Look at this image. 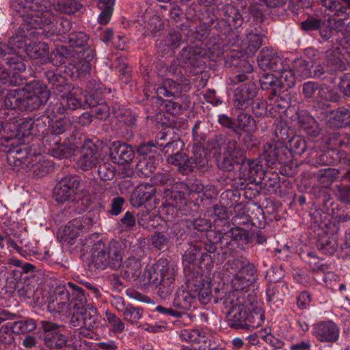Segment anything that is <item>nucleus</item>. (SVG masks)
<instances>
[{
    "instance_id": "43",
    "label": "nucleus",
    "mask_w": 350,
    "mask_h": 350,
    "mask_svg": "<svg viewBox=\"0 0 350 350\" xmlns=\"http://www.w3.org/2000/svg\"><path fill=\"white\" fill-rule=\"evenodd\" d=\"M12 332L14 334H24L35 330L37 327L36 322L32 319H26L14 321L10 323Z\"/></svg>"
},
{
    "instance_id": "30",
    "label": "nucleus",
    "mask_w": 350,
    "mask_h": 350,
    "mask_svg": "<svg viewBox=\"0 0 350 350\" xmlns=\"http://www.w3.org/2000/svg\"><path fill=\"white\" fill-rule=\"evenodd\" d=\"M284 133L285 132H284L283 134H284ZM280 135H282V131H280ZM277 135H278V133ZM278 137L290 152L295 154L301 155L306 150V142L305 139L299 135H293L291 137H286V138L282 136H278Z\"/></svg>"
},
{
    "instance_id": "32",
    "label": "nucleus",
    "mask_w": 350,
    "mask_h": 350,
    "mask_svg": "<svg viewBox=\"0 0 350 350\" xmlns=\"http://www.w3.org/2000/svg\"><path fill=\"white\" fill-rule=\"evenodd\" d=\"M182 91L180 84L175 82L172 79H167L164 80L162 84L157 88V94L159 97L176 98Z\"/></svg>"
},
{
    "instance_id": "1",
    "label": "nucleus",
    "mask_w": 350,
    "mask_h": 350,
    "mask_svg": "<svg viewBox=\"0 0 350 350\" xmlns=\"http://www.w3.org/2000/svg\"><path fill=\"white\" fill-rule=\"evenodd\" d=\"M12 10L31 29H43L48 36L65 34L72 29V23L67 18L58 19L44 0H17Z\"/></svg>"
},
{
    "instance_id": "57",
    "label": "nucleus",
    "mask_w": 350,
    "mask_h": 350,
    "mask_svg": "<svg viewBox=\"0 0 350 350\" xmlns=\"http://www.w3.org/2000/svg\"><path fill=\"white\" fill-rule=\"evenodd\" d=\"M53 169V163L49 160L39 161L32 167L33 174L37 178L46 176L52 171Z\"/></svg>"
},
{
    "instance_id": "42",
    "label": "nucleus",
    "mask_w": 350,
    "mask_h": 350,
    "mask_svg": "<svg viewBox=\"0 0 350 350\" xmlns=\"http://www.w3.org/2000/svg\"><path fill=\"white\" fill-rule=\"evenodd\" d=\"M116 0H98V8L101 12L98 16V22L106 25L110 20Z\"/></svg>"
},
{
    "instance_id": "44",
    "label": "nucleus",
    "mask_w": 350,
    "mask_h": 350,
    "mask_svg": "<svg viewBox=\"0 0 350 350\" xmlns=\"http://www.w3.org/2000/svg\"><path fill=\"white\" fill-rule=\"evenodd\" d=\"M200 253V246L197 243H191L189 247L185 251L183 256V264L184 265V271L186 273L191 271V264L194 262L197 256Z\"/></svg>"
},
{
    "instance_id": "51",
    "label": "nucleus",
    "mask_w": 350,
    "mask_h": 350,
    "mask_svg": "<svg viewBox=\"0 0 350 350\" xmlns=\"http://www.w3.org/2000/svg\"><path fill=\"white\" fill-rule=\"evenodd\" d=\"M51 148L52 154L54 157L58 158H67L74 154L77 149V146L75 144H65L59 142V144L50 146Z\"/></svg>"
},
{
    "instance_id": "56",
    "label": "nucleus",
    "mask_w": 350,
    "mask_h": 350,
    "mask_svg": "<svg viewBox=\"0 0 350 350\" xmlns=\"http://www.w3.org/2000/svg\"><path fill=\"white\" fill-rule=\"evenodd\" d=\"M318 249L324 254L333 255L336 252L338 244L334 238H323L319 241Z\"/></svg>"
},
{
    "instance_id": "29",
    "label": "nucleus",
    "mask_w": 350,
    "mask_h": 350,
    "mask_svg": "<svg viewBox=\"0 0 350 350\" xmlns=\"http://www.w3.org/2000/svg\"><path fill=\"white\" fill-rule=\"evenodd\" d=\"M325 63L331 72L343 71L346 68L343 56L339 48L331 49L326 51Z\"/></svg>"
},
{
    "instance_id": "38",
    "label": "nucleus",
    "mask_w": 350,
    "mask_h": 350,
    "mask_svg": "<svg viewBox=\"0 0 350 350\" xmlns=\"http://www.w3.org/2000/svg\"><path fill=\"white\" fill-rule=\"evenodd\" d=\"M68 284L71 288L72 292V298H70L69 301L70 306L79 310H83L87 301L84 291L82 288L71 282H68Z\"/></svg>"
},
{
    "instance_id": "54",
    "label": "nucleus",
    "mask_w": 350,
    "mask_h": 350,
    "mask_svg": "<svg viewBox=\"0 0 350 350\" xmlns=\"http://www.w3.org/2000/svg\"><path fill=\"white\" fill-rule=\"evenodd\" d=\"M66 39L70 46L79 49L86 45L89 36L83 31H73L67 36Z\"/></svg>"
},
{
    "instance_id": "34",
    "label": "nucleus",
    "mask_w": 350,
    "mask_h": 350,
    "mask_svg": "<svg viewBox=\"0 0 350 350\" xmlns=\"http://www.w3.org/2000/svg\"><path fill=\"white\" fill-rule=\"evenodd\" d=\"M325 25V21L315 18L312 16H308L305 21L300 23V28L305 31L320 30V34L322 38L328 39L331 36V31H323L322 27Z\"/></svg>"
},
{
    "instance_id": "58",
    "label": "nucleus",
    "mask_w": 350,
    "mask_h": 350,
    "mask_svg": "<svg viewBox=\"0 0 350 350\" xmlns=\"http://www.w3.org/2000/svg\"><path fill=\"white\" fill-rule=\"evenodd\" d=\"M105 316L107 322L110 324L111 330L113 333L120 334L124 331L125 325L120 318L109 310L105 312Z\"/></svg>"
},
{
    "instance_id": "35",
    "label": "nucleus",
    "mask_w": 350,
    "mask_h": 350,
    "mask_svg": "<svg viewBox=\"0 0 350 350\" xmlns=\"http://www.w3.org/2000/svg\"><path fill=\"white\" fill-rule=\"evenodd\" d=\"M339 171L335 168H323L314 173L315 180L323 187H328L337 178Z\"/></svg>"
},
{
    "instance_id": "61",
    "label": "nucleus",
    "mask_w": 350,
    "mask_h": 350,
    "mask_svg": "<svg viewBox=\"0 0 350 350\" xmlns=\"http://www.w3.org/2000/svg\"><path fill=\"white\" fill-rule=\"evenodd\" d=\"M333 118L337 126L342 127L350 124V111L340 108L334 113Z\"/></svg>"
},
{
    "instance_id": "6",
    "label": "nucleus",
    "mask_w": 350,
    "mask_h": 350,
    "mask_svg": "<svg viewBox=\"0 0 350 350\" xmlns=\"http://www.w3.org/2000/svg\"><path fill=\"white\" fill-rule=\"evenodd\" d=\"M91 252V264L97 269L118 270L122 265L124 250L116 241L107 245L98 241L93 245Z\"/></svg>"
},
{
    "instance_id": "15",
    "label": "nucleus",
    "mask_w": 350,
    "mask_h": 350,
    "mask_svg": "<svg viewBox=\"0 0 350 350\" xmlns=\"http://www.w3.org/2000/svg\"><path fill=\"white\" fill-rule=\"evenodd\" d=\"M191 289L193 293H196V301L198 300L203 305L209 303L212 298H214L215 300L216 296L222 297L225 295L223 291L217 288H215V295H213L210 282H204L201 278L200 280H197L196 283L191 284Z\"/></svg>"
},
{
    "instance_id": "27",
    "label": "nucleus",
    "mask_w": 350,
    "mask_h": 350,
    "mask_svg": "<svg viewBox=\"0 0 350 350\" xmlns=\"http://www.w3.org/2000/svg\"><path fill=\"white\" fill-rule=\"evenodd\" d=\"M269 101L270 113L273 115L271 111L280 112L286 110L290 105L291 95L286 90H280L278 93L269 94L267 96Z\"/></svg>"
},
{
    "instance_id": "45",
    "label": "nucleus",
    "mask_w": 350,
    "mask_h": 350,
    "mask_svg": "<svg viewBox=\"0 0 350 350\" xmlns=\"http://www.w3.org/2000/svg\"><path fill=\"white\" fill-rule=\"evenodd\" d=\"M185 146L184 142L179 138L165 142L164 145L159 144V150L167 157H172L182 151Z\"/></svg>"
},
{
    "instance_id": "49",
    "label": "nucleus",
    "mask_w": 350,
    "mask_h": 350,
    "mask_svg": "<svg viewBox=\"0 0 350 350\" xmlns=\"http://www.w3.org/2000/svg\"><path fill=\"white\" fill-rule=\"evenodd\" d=\"M172 239L168 233L155 232L151 236V242L157 250H165L170 246Z\"/></svg>"
},
{
    "instance_id": "16",
    "label": "nucleus",
    "mask_w": 350,
    "mask_h": 350,
    "mask_svg": "<svg viewBox=\"0 0 350 350\" xmlns=\"http://www.w3.org/2000/svg\"><path fill=\"white\" fill-rule=\"evenodd\" d=\"M189 290L178 289L172 301V306L178 310L183 312L190 310L196 307V293L191 289V284L189 285Z\"/></svg>"
},
{
    "instance_id": "62",
    "label": "nucleus",
    "mask_w": 350,
    "mask_h": 350,
    "mask_svg": "<svg viewBox=\"0 0 350 350\" xmlns=\"http://www.w3.org/2000/svg\"><path fill=\"white\" fill-rule=\"evenodd\" d=\"M74 193V192L59 183L55 185L53 190V197L59 203H64L67 201Z\"/></svg>"
},
{
    "instance_id": "60",
    "label": "nucleus",
    "mask_w": 350,
    "mask_h": 350,
    "mask_svg": "<svg viewBox=\"0 0 350 350\" xmlns=\"http://www.w3.org/2000/svg\"><path fill=\"white\" fill-rule=\"evenodd\" d=\"M340 95L334 90L330 89L329 87L323 85L319 92V97L317 103H321L323 100L337 102L340 100Z\"/></svg>"
},
{
    "instance_id": "2",
    "label": "nucleus",
    "mask_w": 350,
    "mask_h": 350,
    "mask_svg": "<svg viewBox=\"0 0 350 350\" xmlns=\"http://www.w3.org/2000/svg\"><path fill=\"white\" fill-rule=\"evenodd\" d=\"M221 303L227 312L228 325L233 329H250L260 326L265 320L264 312L260 307L243 301L235 293L225 294L222 297H215V303Z\"/></svg>"
},
{
    "instance_id": "5",
    "label": "nucleus",
    "mask_w": 350,
    "mask_h": 350,
    "mask_svg": "<svg viewBox=\"0 0 350 350\" xmlns=\"http://www.w3.org/2000/svg\"><path fill=\"white\" fill-rule=\"evenodd\" d=\"M210 151L217 159L220 168L231 171L235 164H239L245 159V151L242 149L234 139H226L221 135H215L208 141Z\"/></svg>"
},
{
    "instance_id": "41",
    "label": "nucleus",
    "mask_w": 350,
    "mask_h": 350,
    "mask_svg": "<svg viewBox=\"0 0 350 350\" xmlns=\"http://www.w3.org/2000/svg\"><path fill=\"white\" fill-rule=\"evenodd\" d=\"M262 90H269V94L278 93L280 90L281 81H279L277 74L265 73L259 79Z\"/></svg>"
},
{
    "instance_id": "13",
    "label": "nucleus",
    "mask_w": 350,
    "mask_h": 350,
    "mask_svg": "<svg viewBox=\"0 0 350 350\" xmlns=\"http://www.w3.org/2000/svg\"><path fill=\"white\" fill-rule=\"evenodd\" d=\"M258 66L262 70H271L273 72H280L282 68V59L272 49L263 48L258 55Z\"/></svg>"
},
{
    "instance_id": "39",
    "label": "nucleus",
    "mask_w": 350,
    "mask_h": 350,
    "mask_svg": "<svg viewBox=\"0 0 350 350\" xmlns=\"http://www.w3.org/2000/svg\"><path fill=\"white\" fill-rule=\"evenodd\" d=\"M262 43V38L259 34L250 33L241 41V49L245 51L247 55L252 56L261 46Z\"/></svg>"
},
{
    "instance_id": "28",
    "label": "nucleus",
    "mask_w": 350,
    "mask_h": 350,
    "mask_svg": "<svg viewBox=\"0 0 350 350\" xmlns=\"http://www.w3.org/2000/svg\"><path fill=\"white\" fill-rule=\"evenodd\" d=\"M81 225V221L80 219H73L68 225L58 230V239L63 243H66L70 245H73L75 239L79 234V232L81 230L80 228Z\"/></svg>"
},
{
    "instance_id": "55",
    "label": "nucleus",
    "mask_w": 350,
    "mask_h": 350,
    "mask_svg": "<svg viewBox=\"0 0 350 350\" xmlns=\"http://www.w3.org/2000/svg\"><path fill=\"white\" fill-rule=\"evenodd\" d=\"M97 174L103 181L111 180L116 176V167L109 162H103L98 165Z\"/></svg>"
},
{
    "instance_id": "24",
    "label": "nucleus",
    "mask_w": 350,
    "mask_h": 350,
    "mask_svg": "<svg viewBox=\"0 0 350 350\" xmlns=\"http://www.w3.org/2000/svg\"><path fill=\"white\" fill-rule=\"evenodd\" d=\"M141 260L134 256L127 258L121 269V274L123 278L129 281H135L142 273Z\"/></svg>"
},
{
    "instance_id": "59",
    "label": "nucleus",
    "mask_w": 350,
    "mask_h": 350,
    "mask_svg": "<svg viewBox=\"0 0 350 350\" xmlns=\"http://www.w3.org/2000/svg\"><path fill=\"white\" fill-rule=\"evenodd\" d=\"M54 293L56 296V299H59L60 304L64 306L66 304L70 301L72 292L71 288L68 284V282L66 284H60L57 285Z\"/></svg>"
},
{
    "instance_id": "18",
    "label": "nucleus",
    "mask_w": 350,
    "mask_h": 350,
    "mask_svg": "<svg viewBox=\"0 0 350 350\" xmlns=\"http://www.w3.org/2000/svg\"><path fill=\"white\" fill-rule=\"evenodd\" d=\"M178 336L182 341H185L190 344V346H183L182 350H202L201 346L197 347L195 345L200 343L206 344L207 340L204 333L198 329H182Z\"/></svg>"
},
{
    "instance_id": "9",
    "label": "nucleus",
    "mask_w": 350,
    "mask_h": 350,
    "mask_svg": "<svg viewBox=\"0 0 350 350\" xmlns=\"http://www.w3.org/2000/svg\"><path fill=\"white\" fill-rule=\"evenodd\" d=\"M312 333L320 342L334 343L339 339L340 328L332 321H320L313 325Z\"/></svg>"
},
{
    "instance_id": "17",
    "label": "nucleus",
    "mask_w": 350,
    "mask_h": 350,
    "mask_svg": "<svg viewBox=\"0 0 350 350\" xmlns=\"http://www.w3.org/2000/svg\"><path fill=\"white\" fill-rule=\"evenodd\" d=\"M205 54V50L198 46H186L181 50L180 62L187 66L200 67Z\"/></svg>"
},
{
    "instance_id": "37",
    "label": "nucleus",
    "mask_w": 350,
    "mask_h": 350,
    "mask_svg": "<svg viewBox=\"0 0 350 350\" xmlns=\"http://www.w3.org/2000/svg\"><path fill=\"white\" fill-rule=\"evenodd\" d=\"M136 172L139 176L150 177L156 170L154 156L141 158L136 164Z\"/></svg>"
},
{
    "instance_id": "53",
    "label": "nucleus",
    "mask_w": 350,
    "mask_h": 350,
    "mask_svg": "<svg viewBox=\"0 0 350 350\" xmlns=\"http://www.w3.org/2000/svg\"><path fill=\"white\" fill-rule=\"evenodd\" d=\"M124 321L132 325L137 324L143 316V309L140 307H135L132 304H127L126 308L122 312Z\"/></svg>"
},
{
    "instance_id": "20",
    "label": "nucleus",
    "mask_w": 350,
    "mask_h": 350,
    "mask_svg": "<svg viewBox=\"0 0 350 350\" xmlns=\"http://www.w3.org/2000/svg\"><path fill=\"white\" fill-rule=\"evenodd\" d=\"M77 53L75 49H69L65 46H60L55 49L51 53L50 59H52L53 64L62 65L69 64L75 68V64L79 62L76 59Z\"/></svg>"
},
{
    "instance_id": "26",
    "label": "nucleus",
    "mask_w": 350,
    "mask_h": 350,
    "mask_svg": "<svg viewBox=\"0 0 350 350\" xmlns=\"http://www.w3.org/2000/svg\"><path fill=\"white\" fill-rule=\"evenodd\" d=\"M231 241L241 242L247 244L250 241V234L247 230L239 227L231 228L229 230L222 232L219 238V242L224 247L230 245Z\"/></svg>"
},
{
    "instance_id": "10",
    "label": "nucleus",
    "mask_w": 350,
    "mask_h": 350,
    "mask_svg": "<svg viewBox=\"0 0 350 350\" xmlns=\"http://www.w3.org/2000/svg\"><path fill=\"white\" fill-rule=\"evenodd\" d=\"M99 163V154L97 146L92 140L85 139L81 147V155L78 159L79 167L85 171L90 170Z\"/></svg>"
},
{
    "instance_id": "11",
    "label": "nucleus",
    "mask_w": 350,
    "mask_h": 350,
    "mask_svg": "<svg viewBox=\"0 0 350 350\" xmlns=\"http://www.w3.org/2000/svg\"><path fill=\"white\" fill-rule=\"evenodd\" d=\"M257 279L255 266L252 263H247L235 273L232 279V284L237 291H242L255 283Z\"/></svg>"
},
{
    "instance_id": "46",
    "label": "nucleus",
    "mask_w": 350,
    "mask_h": 350,
    "mask_svg": "<svg viewBox=\"0 0 350 350\" xmlns=\"http://www.w3.org/2000/svg\"><path fill=\"white\" fill-rule=\"evenodd\" d=\"M54 10L66 14H73L79 11L81 5L75 0H59L53 3Z\"/></svg>"
},
{
    "instance_id": "64",
    "label": "nucleus",
    "mask_w": 350,
    "mask_h": 350,
    "mask_svg": "<svg viewBox=\"0 0 350 350\" xmlns=\"http://www.w3.org/2000/svg\"><path fill=\"white\" fill-rule=\"evenodd\" d=\"M12 328L10 323H7L0 328V342L5 345H12L14 342Z\"/></svg>"
},
{
    "instance_id": "48",
    "label": "nucleus",
    "mask_w": 350,
    "mask_h": 350,
    "mask_svg": "<svg viewBox=\"0 0 350 350\" xmlns=\"http://www.w3.org/2000/svg\"><path fill=\"white\" fill-rule=\"evenodd\" d=\"M321 85L314 81H308L302 85L301 94L306 100L317 102Z\"/></svg>"
},
{
    "instance_id": "3",
    "label": "nucleus",
    "mask_w": 350,
    "mask_h": 350,
    "mask_svg": "<svg viewBox=\"0 0 350 350\" xmlns=\"http://www.w3.org/2000/svg\"><path fill=\"white\" fill-rule=\"evenodd\" d=\"M50 97L49 90L40 81H33L27 86V92L22 94L16 90L10 91L4 98L7 109L31 111L44 105Z\"/></svg>"
},
{
    "instance_id": "40",
    "label": "nucleus",
    "mask_w": 350,
    "mask_h": 350,
    "mask_svg": "<svg viewBox=\"0 0 350 350\" xmlns=\"http://www.w3.org/2000/svg\"><path fill=\"white\" fill-rule=\"evenodd\" d=\"M221 11L224 16V19L230 25L234 27L241 25L243 19L235 6L231 4H226L222 7Z\"/></svg>"
},
{
    "instance_id": "47",
    "label": "nucleus",
    "mask_w": 350,
    "mask_h": 350,
    "mask_svg": "<svg viewBox=\"0 0 350 350\" xmlns=\"http://www.w3.org/2000/svg\"><path fill=\"white\" fill-rule=\"evenodd\" d=\"M281 152L279 144L276 143H267L264 146L263 157L267 165H273L279 161Z\"/></svg>"
},
{
    "instance_id": "7",
    "label": "nucleus",
    "mask_w": 350,
    "mask_h": 350,
    "mask_svg": "<svg viewBox=\"0 0 350 350\" xmlns=\"http://www.w3.org/2000/svg\"><path fill=\"white\" fill-rule=\"evenodd\" d=\"M188 189L187 184L184 182L175 183L171 189H165L163 197L168 202V205L163 208V211L171 209L174 212L175 208L180 209L185 205L189 196Z\"/></svg>"
},
{
    "instance_id": "33",
    "label": "nucleus",
    "mask_w": 350,
    "mask_h": 350,
    "mask_svg": "<svg viewBox=\"0 0 350 350\" xmlns=\"http://www.w3.org/2000/svg\"><path fill=\"white\" fill-rule=\"evenodd\" d=\"M183 161L178 167L177 170L183 175H187L193 172L196 167L198 166L202 167L207 163L205 157H189L187 154Z\"/></svg>"
},
{
    "instance_id": "52",
    "label": "nucleus",
    "mask_w": 350,
    "mask_h": 350,
    "mask_svg": "<svg viewBox=\"0 0 350 350\" xmlns=\"http://www.w3.org/2000/svg\"><path fill=\"white\" fill-rule=\"evenodd\" d=\"M83 314V327L88 331L96 329L99 325L98 320L97 310L91 307L89 310L85 309Z\"/></svg>"
},
{
    "instance_id": "36",
    "label": "nucleus",
    "mask_w": 350,
    "mask_h": 350,
    "mask_svg": "<svg viewBox=\"0 0 350 350\" xmlns=\"http://www.w3.org/2000/svg\"><path fill=\"white\" fill-rule=\"evenodd\" d=\"M68 341V336L63 333L62 330L44 336V345L51 349H66Z\"/></svg>"
},
{
    "instance_id": "12",
    "label": "nucleus",
    "mask_w": 350,
    "mask_h": 350,
    "mask_svg": "<svg viewBox=\"0 0 350 350\" xmlns=\"http://www.w3.org/2000/svg\"><path fill=\"white\" fill-rule=\"evenodd\" d=\"M8 68L6 77H10V83L13 86H18L26 83V78L23 73L26 66L19 55H14L8 59Z\"/></svg>"
},
{
    "instance_id": "21",
    "label": "nucleus",
    "mask_w": 350,
    "mask_h": 350,
    "mask_svg": "<svg viewBox=\"0 0 350 350\" xmlns=\"http://www.w3.org/2000/svg\"><path fill=\"white\" fill-rule=\"evenodd\" d=\"M239 178L245 181L253 182L261 172L262 165L258 159H243L241 161Z\"/></svg>"
},
{
    "instance_id": "50",
    "label": "nucleus",
    "mask_w": 350,
    "mask_h": 350,
    "mask_svg": "<svg viewBox=\"0 0 350 350\" xmlns=\"http://www.w3.org/2000/svg\"><path fill=\"white\" fill-rule=\"evenodd\" d=\"M277 76L278 77L279 81H281L280 88H290L295 85V77L293 71L287 68H284V66H282V68L280 72H276Z\"/></svg>"
},
{
    "instance_id": "25",
    "label": "nucleus",
    "mask_w": 350,
    "mask_h": 350,
    "mask_svg": "<svg viewBox=\"0 0 350 350\" xmlns=\"http://www.w3.org/2000/svg\"><path fill=\"white\" fill-rule=\"evenodd\" d=\"M77 53L76 56L78 63L75 64L77 72L81 74L88 73L91 70L90 62L92 61L95 57V51L90 46H87L84 49H75Z\"/></svg>"
},
{
    "instance_id": "14",
    "label": "nucleus",
    "mask_w": 350,
    "mask_h": 350,
    "mask_svg": "<svg viewBox=\"0 0 350 350\" xmlns=\"http://www.w3.org/2000/svg\"><path fill=\"white\" fill-rule=\"evenodd\" d=\"M109 155L113 162L124 165L133 160L135 151L131 145L115 141L111 145Z\"/></svg>"
},
{
    "instance_id": "22",
    "label": "nucleus",
    "mask_w": 350,
    "mask_h": 350,
    "mask_svg": "<svg viewBox=\"0 0 350 350\" xmlns=\"http://www.w3.org/2000/svg\"><path fill=\"white\" fill-rule=\"evenodd\" d=\"M72 122L68 118H62L56 120L51 126V133L49 136L45 137V141L49 143V146L59 144L61 138L58 135L69 131L71 128Z\"/></svg>"
},
{
    "instance_id": "23",
    "label": "nucleus",
    "mask_w": 350,
    "mask_h": 350,
    "mask_svg": "<svg viewBox=\"0 0 350 350\" xmlns=\"http://www.w3.org/2000/svg\"><path fill=\"white\" fill-rule=\"evenodd\" d=\"M27 55L32 59L38 60L40 64H45L50 60L49 46L44 42H29L26 49Z\"/></svg>"
},
{
    "instance_id": "19",
    "label": "nucleus",
    "mask_w": 350,
    "mask_h": 350,
    "mask_svg": "<svg viewBox=\"0 0 350 350\" xmlns=\"http://www.w3.org/2000/svg\"><path fill=\"white\" fill-rule=\"evenodd\" d=\"M156 193L155 187L149 183L138 185L131 196V203L134 207H140L151 200Z\"/></svg>"
},
{
    "instance_id": "4",
    "label": "nucleus",
    "mask_w": 350,
    "mask_h": 350,
    "mask_svg": "<svg viewBox=\"0 0 350 350\" xmlns=\"http://www.w3.org/2000/svg\"><path fill=\"white\" fill-rule=\"evenodd\" d=\"M144 283L154 286L156 293L167 299L176 288L175 271L166 259H159L150 269L143 273Z\"/></svg>"
},
{
    "instance_id": "31",
    "label": "nucleus",
    "mask_w": 350,
    "mask_h": 350,
    "mask_svg": "<svg viewBox=\"0 0 350 350\" xmlns=\"http://www.w3.org/2000/svg\"><path fill=\"white\" fill-rule=\"evenodd\" d=\"M256 129V121L247 113L241 111L234 119V133H239L241 131L252 132Z\"/></svg>"
},
{
    "instance_id": "63",
    "label": "nucleus",
    "mask_w": 350,
    "mask_h": 350,
    "mask_svg": "<svg viewBox=\"0 0 350 350\" xmlns=\"http://www.w3.org/2000/svg\"><path fill=\"white\" fill-rule=\"evenodd\" d=\"M206 123L201 120L195 122L192 128V135L195 142L197 143H202L206 139Z\"/></svg>"
},
{
    "instance_id": "8",
    "label": "nucleus",
    "mask_w": 350,
    "mask_h": 350,
    "mask_svg": "<svg viewBox=\"0 0 350 350\" xmlns=\"http://www.w3.org/2000/svg\"><path fill=\"white\" fill-rule=\"evenodd\" d=\"M257 96L256 85L250 81L240 84L234 91L233 106L238 110L246 111L250 109Z\"/></svg>"
}]
</instances>
